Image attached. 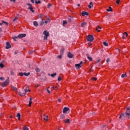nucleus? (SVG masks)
Returning a JSON list of instances; mask_svg holds the SVG:
<instances>
[{"label": "nucleus", "instance_id": "1", "mask_svg": "<svg viewBox=\"0 0 130 130\" xmlns=\"http://www.w3.org/2000/svg\"><path fill=\"white\" fill-rule=\"evenodd\" d=\"M43 34L44 35V40H47V37L49 36V32L47 30H44L43 32Z\"/></svg>", "mask_w": 130, "mask_h": 130}, {"label": "nucleus", "instance_id": "2", "mask_svg": "<svg viewBox=\"0 0 130 130\" xmlns=\"http://www.w3.org/2000/svg\"><path fill=\"white\" fill-rule=\"evenodd\" d=\"M125 115V116H126V117H128V118H130V108H126Z\"/></svg>", "mask_w": 130, "mask_h": 130}, {"label": "nucleus", "instance_id": "3", "mask_svg": "<svg viewBox=\"0 0 130 130\" xmlns=\"http://www.w3.org/2000/svg\"><path fill=\"white\" fill-rule=\"evenodd\" d=\"M83 64V61H81L80 63L75 64V68L77 70H80L81 69V65Z\"/></svg>", "mask_w": 130, "mask_h": 130}, {"label": "nucleus", "instance_id": "4", "mask_svg": "<svg viewBox=\"0 0 130 130\" xmlns=\"http://www.w3.org/2000/svg\"><path fill=\"white\" fill-rule=\"evenodd\" d=\"M94 40V37L92 35H88L87 37V41H89L90 42H92Z\"/></svg>", "mask_w": 130, "mask_h": 130}, {"label": "nucleus", "instance_id": "5", "mask_svg": "<svg viewBox=\"0 0 130 130\" xmlns=\"http://www.w3.org/2000/svg\"><path fill=\"white\" fill-rule=\"evenodd\" d=\"M24 37H26V34H21L18 35V38L19 39H22V38H24Z\"/></svg>", "mask_w": 130, "mask_h": 130}, {"label": "nucleus", "instance_id": "6", "mask_svg": "<svg viewBox=\"0 0 130 130\" xmlns=\"http://www.w3.org/2000/svg\"><path fill=\"white\" fill-rule=\"evenodd\" d=\"M8 84H9V80H6V81H5L2 83V87H3V88H4V87H6V86H7V85H8Z\"/></svg>", "mask_w": 130, "mask_h": 130}, {"label": "nucleus", "instance_id": "7", "mask_svg": "<svg viewBox=\"0 0 130 130\" xmlns=\"http://www.w3.org/2000/svg\"><path fill=\"white\" fill-rule=\"evenodd\" d=\"M11 47H12V46H11V44H10V43L9 42H7L6 49H9V48H11Z\"/></svg>", "mask_w": 130, "mask_h": 130}, {"label": "nucleus", "instance_id": "8", "mask_svg": "<svg viewBox=\"0 0 130 130\" xmlns=\"http://www.w3.org/2000/svg\"><path fill=\"white\" fill-rule=\"evenodd\" d=\"M125 117V115L124 113H122L120 115V117H119V119H123Z\"/></svg>", "mask_w": 130, "mask_h": 130}, {"label": "nucleus", "instance_id": "9", "mask_svg": "<svg viewBox=\"0 0 130 130\" xmlns=\"http://www.w3.org/2000/svg\"><path fill=\"white\" fill-rule=\"evenodd\" d=\"M82 16H83V17L85 16H88L89 15V13L87 12H85V11H82V13H81Z\"/></svg>", "mask_w": 130, "mask_h": 130}, {"label": "nucleus", "instance_id": "10", "mask_svg": "<svg viewBox=\"0 0 130 130\" xmlns=\"http://www.w3.org/2000/svg\"><path fill=\"white\" fill-rule=\"evenodd\" d=\"M68 110H70V108L68 107H64L63 109V113H67Z\"/></svg>", "mask_w": 130, "mask_h": 130}, {"label": "nucleus", "instance_id": "11", "mask_svg": "<svg viewBox=\"0 0 130 130\" xmlns=\"http://www.w3.org/2000/svg\"><path fill=\"white\" fill-rule=\"evenodd\" d=\"M86 55L87 56V58L88 59V60H89V61H92L93 60V58H92V57H90L89 54H86Z\"/></svg>", "mask_w": 130, "mask_h": 130}, {"label": "nucleus", "instance_id": "12", "mask_svg": "<svg viewBox=\"0 0 130 130\" xmlns=\"http://www.w3.org/2000/svg\"><path fill=\"white\" fill-rule=\"evenodd\" d=\"M68 56L69 58H73L74 55H73V54H72V53L69 52L68 53Z\"/></svg>", "mask_w": 130, "mask_h": 130}, {"label": "nucleus", "instance_id": "13", "mask_svg": "<svg viewBox=\"0 0 130 130\" xmlns=\"http://www.w3.org/2000/svg\"><path fill=\"white\" fill-rule=\"evenodd\" d=\"M127 33H126V32H124L122 34V38H123V39H125V37H127Z\"/></svg>", "mask_w": 130, "mask_h": 130}, {"label": "nucleus", "instance_id": "14", "mask_svg": "<svg viewBox=\"0 0 130 130\" xmlns=\"http://www.w3.org/2000/svg\"><path fill=\"white\" fill-rule=\"evenodd\" d=\"M43 115L44 117V120L47 121V120H48V116H47V115L46 116V114H43Z\"/></svg>", "mask_w": 130, "mask_h": 130}, {"label": "nucleus", "instance_id": "15", "mask_svg": "<svg viewBox=\"0 0 130 130\" xmlns=\"http://www.w3.org/2000/svg\"><path fill=\"white\" fill-rule=\"evenodd\" d=\"M31 104H32V98H29V101L28 104L29 107H31Z\"/></svg>", "mask_w": 130, "mask_h": 130}, {"label": "nucleus", "instance_id": "16", "mask_svg": "<svg viewBox=\"0 0 130 130\" xmlns=\"http://www.w3.org/2000/svg\"><path fill=\"white\" fill-rule=\"evenodd\" d=\"M87 23L86 22H83L81 23V27H84L85 26H87Z\"/></svg>", "mask_w": 130, "mask_h": 130}, {"label": "nucleus", "instance_id": "17", "mask_svg": "<svg viewBox=\"0 0 130 130\" xmlns=\"http://www.w3.org/2000/svg\"><path fill=\"white\" fill-rule=\"evenodd\" d=\"M60 119H64L66 118V115H64L63 114H62L60 116Z\"/></svg>", "mask_w": 130, "mask_h": 130}, {"label": "nucleus", "instance_id": "18", "mask_svg": "<svg viewBox=\"0 0 130 130\" xmlns=\"http://www.w3.org/2000/svg\"><path fill=\"white\" fill-rule=\"evenodd\" d=\"M16 117L18 118V119L20 120L21 119V114H20V113H18Z\"/></svg>", "mask_w": 130, "mask_h": 130}, {"label": "nucleus", "instance_id": "19", "mask_svg": "<svg viewBox=\"0 0 130 130\" xmlns=\"http://www.w3.org/2000/svg\"><path fill=\"white\" fill-rule=\"evenodd\" d=\"M92 7H93V2H90L89 5H88V8L89 9H92Z\"/></svg>", "mask_w": 130, "mask_h": 130}, {"label": "nucleus", "instance_id": "20", "mask_svg": "<svg viewBox=\"0 0 130 130\" xmlns=\"http://www.w3.org/2000/svg\"><path fill=\"white\" fill-rule=\"evenodd\" d=\"M28 10H30V12L32 13H34V12H35V11L33 10V7H28Z\"/></svg>", "mask_w": 130, "mask_h": 130}, {"label": "nucleus", "instance_id": "21", "mask_svg": "<svg viewBox=\"0 0 130 130\" xmlns=\"http://www.w3.org/2000/svg\"><path fill=\"white\" fill-rule=\"evenodd\" d=\"M34 25L35 26V27H38V22L37 21H34Z\"/></svg>", "mask_w": 130, "mask_h": 130}, {"label": "nucleus", "instance_id": "22", "mask_svg": "<svg viewBox=\"0 0 130 130\" xmlns=\"http://www.w3.org/2000/svg\"><path fill=\"white\" fill-rule=\"evenodd\" d=\"M64 51V48H62L61 50H60V54L61 55H62L63 54V52Z\"/></svg>", "mask_w": 130, "mask_h": 130}, {"label": "nucleus", "instance_id": "23", "mask_svg": "<svg viewBox=\"0 0 130 130\" xmlns=\"http://www.w3.org/2000/svg\"><path fill=\"white\" fill-rule=\"evenodd\" d=\"M101 29V27H100V26H98V27L95 29V30L96 31H98V32H100V31H101V30L100 29Z\"/></svg>", "mask_w": 130, "mask_h": 130}, {"label": "nucleus", "instance_id": "24", "mask_svg": "<svg viewBox=\"0 0 130 130\" xmlns=\"http://www.w3.org/2000/svg\"><path fill=\"white\" fill-rule=\"evenodd\" d=\"M2 24H5V25H6V26H8V25H9V23H8L7 22H6L4 20H2Z\"/></svg>", "mask_w": 130, "mask_h": 130}, {"label": "nucleus", "instance_id": "25", "mask_svg": "<svg viewBox=\"0 0 130 130\" xmlns=\"http://www.w3.org/2000/svg\"><path fill=\"white\" fill-rule=\"evenodd\" d=\"M106 11L107 12H112V8H111V7H109V9H107Z\"/></svg>", "mask_w": 130, "mask_h": 130}, {"label": "nucleus", "instance_id": "26", "mask_svg": "<svg viewBox=\"0 0 130 130\" xmlns=\"http://www.w3.org/2000/svg\"><path fill=\"white\" fill-rule=\"evenodd\" d=\"M68 22L69 23H72V22H73V17H71L70 18H68Z\"/></svg>", "mask_w": 130, "mask_h": 130}, {"label": "nucleus", "instance_id": "27", "mask_svg": "<svg viewBox=\"0 0 130 130\" xmlns=\"http://www.w3.org/2000/svg\"><path fill=\"white\" fill-rule=\"evenodd\" d=\"M23 75H24V76H25V77H28V76H29L30 75V73H26L24 72L23 73Z\"/></svg>", "mask_w": 130, "mask_h": 130}, {"label": "nucleus", "instance_id": "28", "mask_svg": "<svg viewBox=\"0 0 130 130\" xmlns=\"http://www.w3.org/2000/svg\"><path fill=\"white\" fill-rule=\"evenodd\" d=\"M28 87H26V88L24 89V91H25V93H27V92H28H28H30V90H28Z\"/></svg>", "mask_w": 130, "mask_h": 130}, {"label": "nucleus", "instance_id": "29", "mask_svg": "<svg viewBox=\"0 0 130 130\" xmlns=\"http://www.w3.org/2000/svg\"><path fill=\"white\" fill-rule=\"evenodd\" d=\"M50 76L52 77V78H54V77L56 76V73H54L53 74H51Z\"/></svg>", "mask_w": 130, "mask_h": 130}, {"label": "nucleus", "instance_id": "30", "mask_svg": "<svg viewBox=\"0 0 130 130\" xmlns=\"http://www.w3.org/2000/svg\"><path fill=\"white\" fill-rule=\"evenodd\" d=\"M35 71L37 72V73H39V72H40V69L38 68H37L35 69Z\"/></svg>", "mask_w": 130, "mask_h": 130}, {"label": "nucleus", "instance_id": "31", "mask_svg": "<svg viewBox=\"0 0 130 130\" xmlns=\"http://www.w3.org/2000/svg\"><path fill=\"white\" fill-rule=\"evenodd\" d=\"M64 123H70V119H67V120H64Z\"/></svg>", "mask_w": 130, "mask_h": 130}, {"label": "nucleus", "instance_id": "32", "mask_svg": "<svg viewBox=\"0 0 130 130\" xmlns=\"http://www.w3.org/2000/svg\"><path fill=\"white\" fill-rule=\"evenodd\" d=\"M126 77H127V76H126V73H125V74H122L121 75V78H126Z\"/></svg>", "mask_w": 130, "mask_h": 130}, {"label": "nucleus", "instance_id": "33", "mask_svg": "<svg viewBox=\"0 0 130 130\" xmlns=\"http://www.w3.org/2000/svg\"><path fill=\"white\" fill-rule=\"evenodd\" d=\"M41 2L40 1H38L37 0H36V2H35V4H37V5H38V4H41Z\"/></svg>", "mask_w": 130, "mask_h": 130}, {"label": "nucleus", "instance_id": "34", "mask_svg": "<svg viewBox=\"0 0 130 130\" xmlns=\"http://www.w3.org/2000/svg\"><path fill=\"white\" fill-rule=\"evenodd\" d=\"M0 68H1V69H3V68H5V65L2 63H0Z\"/></svg>", "mask_w": 130, "mask_h": 130}, {"label": "nucleus", "instance_id": "35", "mask_svg": "<svg viewBox=\"0 0 130 130\" xmlns=\"http://www.w3.org/2000/svg\"><path fill=\"white\" fill-rule=\"evenodd\" d=\"M103 44L105 46H108V43H106V42H104Z\"/></svg>", "mask_w": 130, "mask_h": 130}, {"label": "nucleus", "instance_id": "36", "mask_svg": "<svg viewBox=\"0 0 130 130\" xmlns=\"http://www.w3.org/2000/svg\"><path fill=\"white\" fill-rule=\"evenodd\" d=\"M18 38H19L18 37V36L17 37L14 36V37H13V39H14L15 40V41H17L16 39H18Z\"/></svg>", "mask_w": 130, "mask_h": 130}, {"label": "nucleus", "instance_id": "37", "mask_svg": "<svg viewBox=\"0 0 130 130\" xmlns=\"http://www.w3.org/2000/svg\"><path fill=\"white\" fill-rule=\"evenodd\" d=\"M40 24L41 25V26H43V25H44V21H43V20H42L40 23Z\"/></svg>", "mask_w": 130, "mask_h": 130}, {"label": "nucleus", "instance_id": "38", "mask_svg": "<svg viewBox=\"0 0 130 130\" xmlns=\"http://www.w3.org/2000/svg\"><path fill=\"white\" fill-rule=\"evenodd\" d=\"M12 88H13V89L14 90V91H18L17 87L15 86H13Z\"/></svg>", "mask_w": 130, "mask_h": 130}, {"label": "nucleus", "instance_id": "39", "mask_svg": "<svg viewBox=\"0 0 130 130\" xmlns=\"http://www.w3.org/2000/svg\"><path fill=\"white\" fill-rule=\"evenodd\" d=\"M23 130H29V128L26 127V126H24L23 127Z\"/></svg>", "mask_w": 130, "mask_h": 130}, {"label": "nucleus", "instance_id": "40", "mask_svg": "<svg viewBox=\"0 0 130 130\" xmlns=\"http://www.w3.org/2000/svg\"><path fill=\"white\" fill-rule=\"evenodd\" d=\"M26 5L27 6H29V7H30V8H32V4H31L30 3H27Z\"/></svg>", "mask_w": 130, "mask_h": 130}, {"label": "nucleus", "instance_id": "41", "mask_svg": "<svg viewBox=\"0 0 130 130\" xmlns=\"http://www.w3.org/2000/svg\"><path fill=\"white\" fill-rule=\"evenodd\" d=\"M120 2V0H117L116 1V4H117V5H119Z\"/></svg>", "mask_w": 130, "mask_h": 130}, {"label": "nucleus", "instance_id": "42", "mask_svg": "<svg viewBox=\"0 0 130 130\" xmlns=\"http://www.w3.org/2000/svg\"><path fill=\"white\" fill-rule=\"evenodd\" d=\"M10 75H11V76H14V72L12 70L10 71Z\"/></svg>", "mask_w": 130, "mask_h": 130}, {"label": "nucleus", "instance_id": "43", "mask_svg": "<svg viewBox=\"0 0 130 130\" xmlns=\"http://www.w3.org/2000/svg\"><path fill=\"white\" fill-rule=\"evenodd\" d=\"M91 80H94V81H97V78L92 77Z\"/></svg>", "mask_w": 130, "mask_h": 130}, {"label": "nucleus", "instance_id": "44", "mask_svg": "<svg viewBox=\"0 0 130 130\" xmlns=\"http://www.w3.org/2000/svg\"><path fill=\"white\" fill-rule=\"evenodd\" d=\"M67 23H68V22H67V21H66V20L63 21V25H64Z\"/></svg>", "mask_w": 130, "mask_h": 130}, {"label": "nucleus", "instance_id": "45", "mask_svg": "<svg viewBox=\"0 0 130 130\" xmlns=\"http://www.w3.org/2000/svg\"><path fill=\"white\" fill-rule=\"evenodd\" d=\"M33 52H34V51H30L29 52V54H33Z\"/></svg>", "mask_w": 130, "mask_h": 130}, {"label": "nucleus", "instance_id": "46", "mask_svg": "<svg viewBox=\"0 0 130 130\" xmlns=\"http://www.w3.org/2000/svg\"><path fill=\"white\" fill-rule=\"evenodd\" d=\"M19 74L21 77H23V76H24V73H19Z\"/></svg>", "mask_w": 130, "mask_h": 130}, {"label": "nucleus", "instance_id": "47", "mask_svg": "<svg viewBox=\"0 0 130 130\" xmlns=\"http://www.w3.org/2000/svg\"><path fill=\"white\" fill-rule=\"evenodd\" d=\"M51 6H52V5L51 4H49L48 5V8H50V7H51Z\"/></svg>", "mask_w": 130, "mask_h": 130}, {"label": "nucleus", "instance_id": "48", "mask_svg": "<svg viewBox=\"0 0 130 130\" xmlns=\"http://www.w3.org/2000/svg\"><path fill=\"white\" fill-rule=\"evenodd\" d=\"M18 51H15V52H14V54H15V55H17V54H18Z\"/></svg>", "mask_w": 130, "mask_h": 130}, {"label": "nucleus", "instance_id": "49", "mask_svg": "<svg viewBox=\"0 0 130 130\" xmlns=\"http://www.w3.org/2000/svg\"><path fill=\"white\" fill-rule=\"evenodd\" d=\"M18 20V17H16L14 19H13V22H15V21Z\"/></svg>", "mask_w": 130, "mask_h": 130}, {"label": "nucleus", "instance_id": "50", "mask_svg": "<svg viewBox=\"0 0 130 130\" xmlns=\"http://www.w3.org/2000/svg\"><path fill=\"white\" fill-rule=\"evenodd\" d=\"M58 81H61V77H58Z\"/></svg>", "mask_w": 130, "mask_h": 130}, {"label": "nucleus", "instance_id": "51", "mask_svg": "<svg viewBox=\"0 0 130 130\" xmlns=\"http://www.w3.org/2000/svg\"><path fill=\"white\" fill-rule=\"evenodd\" d=\"M57 57H58V58H60V59H61V57H62V56H61V54H60V55H59L57 56Z\"/></svg>", "mask_w": 130, "mask_h": 130}, {"label": "nucleus", "instance_id": "52", "mask_svg": "<svg viewBox=\"0 0 130 130\" xmlns=\"http://www.w3.org/2000/svg\"><path fill=\"white\" fill-rule=\"evenodd\" d=\"M53 88L54 89V90H57V87L56 86H53Z\"/></svg>", "mask_w": 130, "mask_h": 130}, {"label": "nucleus", "instance_id": "53", "mask_svg": "<svg viewBox=\"0 0 130 130\" xmlns=\"http://www.w3.org/2000/svg\"><path fill=\"white\" fill-rule=\"evenodd\" d=\"M19 96H23V93H21V92H19Z\"/></svg>", "mask_w": 130, "mask_h": 130}, {"label": "nucleus", "instance_id": "54", "mask_svg": "<svg viewBox=\"0 0 130 130\" xmlns=\"http://www.w3.org/2000/svg\"><path fill=\"white\" fill-rule=\"evenodd\" d=\"M0 80H2V81H4V80H5V78L4 77H1L0 78Z\"/></svg>", "mask_w": 130, "mask_h": 130}, {"label": "nucleus", "instance_id": "55", "mask_svg": "<svg viewBox=\"0 0 130 130\" xmlns=\"http://www.w3.org/2000/svg\"><path fill=\"white\" fill-rule=\"evenodd\" d=\"M30 2H31L32 4H34V3H35V0H30Z\"/></svg>", "mask_w": 130, "mask_h": 130}, {"label": "nucleus", "instance_id": "56", "mask_svg": "<svg viewBox=\"0 0 130 130\" xmlns=\"http://www.w3.org/2000/svg\"><path fill=\"white\" fill-rule=\"evenodd\" d=\"M47 91L49 94H51V92H50V91H49V90L47 89Z\"/></svg>", "mask_w": 130, "mask_h": 130}, {"label": "nucleus", "instance_id": "57", "mask_svg": "<svg viewBox=\"0 0 130 130\" xmlns=\"http://www.w3.org/2000/svg\"><path fill=\"white\" fill-rule=\"evenodd\" d=\"M110 59L109 58H108L106 60L107 62H109Z\"/></svg>", "mask_w": 130, "mask_h": 130}, {"label": "nucleus", "instance_id": "58", "mask_svg": "<svg viewBox=\"0 0 130 130\" xmlns=\"http://www.w3.org/2000/svg\"><path fill=\"white\" fill-rule=\"evenodd\" d=\"M39 18H40V19H42V14L39 15Z\"/></svg>", "mask_w": 130, "mask_h": 130}, {"label": "nucleus", "instance_id": "59", "mask_svg": "<svg viewBox=\"0 0 130 130\" xmlns=\"http://www.w3.org/2000/svg\"><path fill=\"white\" fill-rule=\"evenodd\" d=\"M100 60H101L100 59H98L96 60V63L100 62Z\"/></svg>", "mask_w": 130, "mask_h": 130}, {"label": "nucleus", "instance_id": "60", "mask_svg": "<svg viewBox=\"0 0 130 130\" xmlns=\"http://www.w3.org/2000/svg\"><path fill=\"white\" fill-rule=\"evenodd\" d=\"M17 0H10V2H13V3H15Z\"/></svg>", "mask_w": 130, "mask_h": 130}, {"label": "nucleus", "instance_id": "61", "mask_svg": "<svg viewBox=\"0 0 130 130\" xmlns=\"http://www.w3.org/2000/svg\"><path fill=\"white\" fill-rule=\"evenodd\" d=\"M58 102H61V100L60 99H58Z\"/></svg>", "mask_w": 130, "mask_h": 130}, {"label": "nucleus", "instance_id": "62", "mask_svg": "<svg viewBox=\"0 0 130 130\" xmlns=\"http://www.w3.org/2000/svg\"><path fill=\"white\" fill-rule=\"evenodd\" d=\"M47 23H48V21L46 20V21H45V24H47Z\"/></svg>", "mask_w": 130, "mask_h": 130}, {"label": "nucleus", "instance_id": "63", "mask_svg": "<svg viewBox=\"0 0 130 130\" xmlns=\"http://www.w3.org/2000/svg\"><path fill=\"white\" fill-rule=\"evenodd\" d=\"M47 20H48V22L50 21V19H49V18H48Z\"/></svg>", "mask_w": 130, "mask_h": 130}, {"label": "nucleus", "instance_id": "64", "mask_svg": "<svg viewBox=\"0 0 130 130\" xmlns=\"http://www.w3.org/2000/svg\"><path fill=\"white\" fill-rule=\"evenodd\" d=\"M128 127L129 129H130V125H128Z\"/></svg>", "mask_w": 130, "mask_h": 130}]
</instances>
